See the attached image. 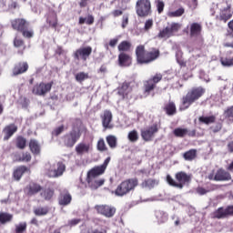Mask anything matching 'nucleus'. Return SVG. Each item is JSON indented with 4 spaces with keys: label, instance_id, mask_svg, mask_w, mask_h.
<instances>
[{
    "label": "nucleus",
    "instance_id": "obj_23",
    "mask_svg": "<svg viewBox=\"0 0 233 233\" xmlns=\"http://www.w3.org/2000/svg\"><path fill=\"white\" fill-rule=\"evenodd\" d=\"M176 178L178 181V185H185V183H189L190 181V176L183 171L177 173Z\"/></svg>",
    "mask_w": 233,
    "mask_h": 233
},
{
    "label": "nucleus",
    "instance_id": "obj_7",
    "mask_svg": "<svg viewBox=\"0 0 233 233\" xmlns=\"http://www.w3.org/2000/svg\"><path fill=\"white\" fill-rule=\"evenodd\" d=\"M66 170L65 164L58 162L56 165L51 167L47 171L48 177H61Z\"/></svg>",
    "mask_w": 233,
    "mask_h": 233
},
{
    "label": "nucleus",
    "instance_id": "obj_32",
    "mask_svg": "<svg viewBox=\"0 0 233 233\" xmlns=\"http://www.w3.org/2000/svg\"><path fill=\"white\" fill-rule=\"evenodd\" d=\"M106 141L111 148H116L117 147V137L114 135H109L106 137Z\"/></svg>",
    "mask_w": 233,
    "mask_h": 233
},
{
    "label": "nucleus",
    "instance_id": "obj_12",
    "mask_svg": "<svg viewBox=\"0 0 233 233\" xmlns=\"http://www.w3.org/2000/svg\"><path fill=\"white\" fill-rule=\"evenodd\" d=\"M50 90H52V84L40 83L33 87V94L35 96H45Z\"/></svg>",
    "mask_w": 233,
    "mask_h": 233
},
{
    "label": "nucleus",
    "instance_id": "obj_13",
    "mask_svg": "<svg viewBox=\"0 0 233 233\" xmlns=\"http://www.w3.org/2000/svg\"><path fill=\"white\" fill-rule=\"evenodd\" d=\"M96 210L98 214H102L106 218H112L116 214V209L113 207L102 205V206H96Z\"/></svg>",
    "mask_w": 233,
    "mask_h": 233
},
{
    "label": "nucleus",
    "instance_id": "obj_24",
    "mask_svg": "<svg viewBox=\"0 0 233 233\" xmlns=\"http://www.w3.org/2000/svg\"><path fill=\"white\" fill-rule=\"evenodd\" d=\"M71 202H72V196L68 192H66V194H61L58 198L59 205H62L63 207H66V205H70Z\"/></svg>",
    "mask_w": 233,
    "mask_h": 233
},
{
    "label": "nucleus",
    "instance_id": "obj_45",
    "mask_svg": "<svg viewBox=\"0 0 233 233\" xmlns=\"http://www.w3.org/2000/svg\"><path fill=\"white\" fill-rule=\"evenodd\" d=\"M21 33L23 37H25L26 39H32V37H34V29H28V27L24 28Z\"/></svg>",
    "mask_w": 233,
    "mask_h": 233
},
{
    "label": "nucleus",
    "instance_id": "obj_44",
    "mask_svg": "<svg viewBox=\"0 0 233 233\" xmlns=\"http://www.w3.org/2000/svg\"><path fill=\"white\" fill-rule=\"evenodd\" d=\"M16 147L21 150L25 149V147H26V138L23 137H18L16 138Z\"/></svg>",
    "mask_w": 233,
    "mask_h": 233
},
{
    "label": "nucleus",
    "instance_id": "obj_59",
    "mask_svg": "<svg viewBox=\"0 0 233 233\" xmlns=\"http://www.w3.org/2000/svg\"><path fill=\"white\" fill-rule=\"evenodd\" d=\"M153 25H154V21H152V19L147 20L145 23V30H150V28H152Z\"/></svg>",
    "mask_w": 233,
    "mask_h": 233
},
{
    "label": "nucleus",
    "instance_id": "obj_38",
    "mask_svg": "<svg viewBox=\"0 0 233 233\" xmlns=\"http://www.w3.org/2000/svg\"><path fill=\"white\" fill-rule=\"evenodd\" d=\"M201 32V25L198 23H194L191 25L190 27V35H198V34Z\"/></svg>",
    "mask_w": 233,
    "mask_h": 233
},
{
    "label": "nucleus",
    "instance_id": "obj_52",
    "mask_svg": "<svg viewBox=\"0 0 233 233\" xmlns=\"http://www.w3.org/2000/svg\"><path fill=\"white\" fill-rule=\"evenodd\" d=\"M158 14H161L165 8V3L163 0H155Z\"/></svg>",
    "mask_w": 233,
    "mask_h": 233
},
{
    "label": "nucleus",
    "instance_id": "obj_48",
    "mask_svg": "<svg viewBox=\"0 0 233 233\" xmlns=\"http://www.w3.org/2000/svg\"><path fill=\"white\" fill-rule=\"evenodd\" d=\"M127 137L129 141H131L132 143H136V141L139 139V135H137V132L136 130H133L128 133Z\"/></svg>",
    "mask_w": 233,
    "mask_h": 233
},
{
    "label": "nucleus",
    "instance_id": "obj_33",
    "mask_svg": "<svg viewBox=\"0 0 233 233\" xmlns=\"http://www.w3.org/2000/svg\"><path fill=\"white\" fill-rule=\"evenodd\" d=\"M198 121L199 123H203L204 125H211V123H216V116H199Z\"/></svg>",
    "mask_w": 233,
    "mask_h": 233
},
{
    "label": "nucleus",
    "instance_id": "obj_49",
    "mask_svg": "<svg viewBox=\"0 0 233 233\" xmlns=\"http://www.w3.org/2000/svg\"><path fill=\"white\" fill-rule=\"evenodd\" d=\"M15 233H23L26 230V222H21L15 225Z\"/></svg>",
    "mask_w": 233,
    "mask_h": 233
},
{
    "label": "nucleus",
    "instance_id": "obj_36",
    "mask_svg": "<svg viewBox=\"0 0 233 233\" xmlns=\"http://www.w3.org/2000/svg\"><path fill=\"white\" fill-rule=\"evenodd\" d=\"M173 134L176 136V137H185L187 134H188V129L177 127L174 129Z\"/></svg>",
    "mask_w": 233,
    "mask_h": 233
},
{
    "label": "nucleus",
    "instance_id": "obj_51",
    "mask_svg": "<svg viewBox=\"0 0 233 233\" xmlns=\"http://www.w3.org/2000/svg\"><path fill=\"white\" fill-rule=\"evenodd\" d=\"M97 150L100 152H105V150H107L106 144H105V139L100 138L97 142Z\"/></svg>",
    "mask_w": 233,
    "mask_h": 233
},
{
    "label": "nucleus",
    "instance_id": "obj_60",
    "mask_svg": "<svg viewBox=\"0 0 233 233\" xmlns=\"http://www.w3.org/2000/svg\"><path fill=\"white\" fill-rule=\"evenodd\" d=\"M127 25H128V15H124L122 20V28H127Z\"/></svg>",
    "mask_w": 233,
    "mask_h": 233
},
{
    "label": "nucleus",
    "instance_id": "obj_42",
    "mask_svg": "<svg viewBox=\"0 0 233 233\" xmlns=\"http://www.w3.org/2000/svg\"><path fill=\"white\" fill-rule=\"evenodd\" d=\"M47 23L49 24V26H52L53 28H56L57 26V15L52 14L47 17Z\"/></svg>",
    "mask_w": 233,
    "mask_h": 233
},
{
    "label": "nucleus",
    "instance_id": "obj_29",
    "mask_svg": "<svg viewBox=\"0 0 233 233\" xmlns=\"http://www.w3.org/2000/svg\"><path fill=\"white\" fill-rule=\"evenodd\" d=\"M155 216L158 223H167L168 221V215L165 211L157 210Z\"/></svg>",
    "mask_w": 233,
    "mask_h": 233
},
{
    "label": "nucleus",
    "instance_id": "obj_35",
    "mask_svg": "<svg viewBox=\"0 0 233 233\" xmlns=\"http://www.w3.org/2000/svg\"><path fill=\"white\" fill-rule=\"evenodd\" d=\"M132 47V44L128 41H123L118 45L119 52H128Z\"/></svg>",
    "mask_w": 233,
    "mask_h": 233
},
{
    "label": "nucleus",
    "instance_id": "obj_41",
    "mask_svg": "<svg viewBox=\"0 0 233 233\" xmlns=\"http://www.w3.org/2000/svg\"><path fill=\"white\" fill-rule=\"evenodd\" d=\"M16 159H17V161L28 163L32 159V155H30V153H28V152L22 153V155H19Z\"/></svg>",
    "mask_w": 233,
    "mask_h": 233
},
{
    "label": "nucleus",
    "instance_id": "obj_2",
    "mask_svg": "<svg viewBox=\"0 0 233 233\" xmlns=\"http://www.w3.org/2000/svg\"><path fill=\"white\" fill-rule=\"evenodd\" d=\"M203 94H205V89L203 87H196L188 91L182 98V106L180 107V110H187V108H188L192 103H196Z\"/></svg>",
    "mask_w": 233,
    "mask_h": 233
},
{
    "label": "nucleus",
    "instance_id": "obj_62",
    "mask_svg": "<svg viewBox=\"0 0 233 233\" xmlns=\"http://www.w3.org/2000/svg\"><path fill=\"white\" fill-rule=\"evenodd\" d=\"M226 210V216H233V206H229L227 208H225Z\"/></svg>",
    "mask_w": 233,
    "mask_h": 233
},
{
    "label": "nucleus",
    "instance_id": "obj_37",
    "mask_svg": "<svg viewBox=\"0 0 233 233\" xmlns=\"http://www.w3.org/2000/svg\"><path fill=\"white\" fill-rule=\"evenodd\" d=\"M165 110L167 116H174V114H176V104H174V102H169L166 105Z\"/></svg>",
    "mask_w": 233,
    "mask_h": 233
},
{
    "label": "nucleus",
    "instance_id": "obj_19",
    "mask_svg": "<svg viewBox=\"0 0 233 233\" xmlns=\"http://www.w3.org/2000/svg\"><path fill=\"white\" fill-rule=\"evenodd\" d=\"M132 92V86H130L129 82H124L121 86L118 87L117 94L121 96L123 99L128 96Z\"/></svg>",
    "mask_w": 233,
    "mask_h": 233
},
{
    "label": "nucleus",
    "instance_id": "obj_47",
    "mask_svg": "<svg viewBox=\"0 0 233 233\" xmlns=\"http://www.w3.org/2000/svg\"><path fill=\"white\" fill-rule=\"evenodd\" d=\"M167 181L168 185H170L171 187H176V188H183V184H178L177 182L173 180L172 177H170V175L167 176Z\"/></svg>",
    "mask_w": 233,
    "mask_h": 233
},
{
    "label": "nucleus",
    "instance_id": "obj_25",
    "mask_svg": "<svg viewBox=\"0 0 233 233\" xmlns=\"http://www.w3.org/2000/svg\"><path fill=\"white\" fill-rule=\"evenodd\" d=\"M25 192L27 196H34V194H37V192H41V186L31 183L29 186L25 188Z\"/></svg>",
    "mask_w": 233,
    "mask_h": 233
},
{
    "label": "nucleus",
    "instance_id": "obj_8",
    "mask_svg": "<svg viewBox=\"0 0 233 233\" xmlns=\"http://www.w3.org/2000/svg\"><path fill=\"white\" fill-rule=\"evenodd\" d=\"M92 55V47L91 46H86V47H80L76 49L74 52V58L79 61V59H82V61H86L88 57Z\"/></svg>",
    "mask_w": 233,
    "mask_h": 233
},
{
    "label": "nucleus",
    "instance_id": "obj_50",
    "mask_svg": "<svg viewBox=\"0 0 233 233\" xmlns=\"http://www.w3.org/2000/svg\"><path fill=\"white\" fill-rule=\"evenodd\" d=\"M81 233H106L105 228H96L90 230L89 228H84L81 230Z\"/></svg>",
    "mask_w": 233,
    "mask_h": 233
},
{
    "label": "nucleus",
    "instance_id": "obj_21",
    "mask_svg": "<svg viewBox=\"0 0 233 233\" xmlns=\"http://www.w3.org/2000/svg\"><path fill=\"white\" fill-rule=\"evenodd\" d=\"M159 185V180L154 179V178H147L145 179L141 184L140 187L142 188H147L148 190H152L155 187H157Z\"/></svg>",
    "mask_w": 233,
    "mask_h": 233
},
{
    "label": "nucleus",
    "instance_id": "obj_14",
    "mask_svg": "<svg viewBox=\"0 0 233 233\" xmlns=\"http://www.w3.org/2000/svg\"><path fill=\"white\" fill-rule=\"evenodd\" d=\"M112 112L110 110L104 111L103 115L101 116L102 119V125L104 128H107L111 130V128H114V125L112 124Z\"/></svg>",
    "mask_w": 233,
    "mask_h": 233
},
{
    "label": "nucleus",
    "instance_id": "obj_1",
    "mask_svg": "<svg viewBox=\"0 0 233 233\" xmlns=\"http://www.w3.org/2000/svg\"><path fill=\"white\" fill-rule=\"evenodd\" d=\"M108 163H110V157H108L102 165L96 166L87 172L86 182L91 190H97L99 187H103L105 185V178L97 177L105 174V170H106Z\"/></svg>",
    "mask_w": 233,
    "mask_h": 233
},
{
    "label": "nucleus",
    "instance_id": "obj_3",
    "mask_svg": "<svg viewBox=\"0 0 233 233\" xmlns=\"http://www.w3.org/2000/svg\"><path fill=\"white\" fill-rule=\"evenodd\" d=\"M137 61L139 65L152 63L159 57V51H151L145 53V46H138L136 49Z\"/></svg>",
    "mask_w": 233,
    "mask_h": 233
},
{
    "label": "nucleus",
    "instance_id": "obj_34",
    "mask_svg": "<svg viewBox=\"0 0 233 233\" xmlns=\"http://www.w3.org/2000/svg\"><path fill=\"white\" fill-rule=\"evenodd\" d=\"M144 86H145L146 96H148L150 94V92H152V90H154V88H156V85L154 84V81H152V80H147V82H145Z\"/></svg>",
    "mask_w": 233,
    "mask_h": 233
},
{
    "label": "nucleus",
    "instance_id": "obj_57",
    "mask_svg": "<svg viewBox=\"0 0 233 233\" xmlns=\"http://www.w3.org/2000/svg\"><path fill=\"white\" fill-rule=\"evenodd\" d=\"M65 130V127L64 126H60L58 127H56L54 131H53V136H59V134H62V132Z\"/></svg>",
    "mask_w": 233,
    "mask_h": 233
},
{
    "label": "nucleus",
    "instance_id": "obj_56",
    "mask_svg": "<svg viewBox=\"0 0 233 233\" xmlns=\"http://www.w3.org/2000/svg\"><path fill=\"white\" fill-rule=\"evenodd\" d=\"M161 79H163V76L161 74H157L152 79H149V81H153L156 86V84L159 83Z\"/></svg>",
    "mask_w": 233,
    "mask_h": 233
},
{
    "label": "nucleus",
    "instance_id": "obj_9",
    "mask_svg": "<svg viewBox=\"0 0 233 233\" xmlns=\"http://www.w3.org/2000/svg\"><path fill=\"white\" fill-rule=\"evenodd\" d=\"M81 137V131L79 129H73L70 134L65 137L66 147H72L77 143V140Z\"/></svg>",
    "mask_w": 233,
    "mask_h": 233
},
{
    "label": "nucleus",
    "instance_id": "obj_55",
    "mask_svg": "<svg viewBox=\"0 0 233 233\" xmlns=\"http://www.w3.org/2000/svg\"><path fill=\"white\" fill-rule=\"evenodd\" d=\"M172 15L174 17H180V15H184L185 14V9L184 8H179L176 11H174L173 13H171Z\"/></svg>",
    "mask_w": 233,
    "mask_h": 233
},
{
    "label": "nucleus",
    "instance_id": "obj_58",
    "mask_svg": "<svg viewBox=\"0 0 233 233\" xmlns=\"http://www.w3.org/2000/svg\"><path fill=\"white\" fill-rule=\"evenodd\" d=\"M225 117H233V106L224 112Z\"/></svg>",
    "mask_w": 233,
    "mask_h": 233
},
{
    "label": "nucleus",
    "instance_id": "obj_26",
    "mask_svg": "<svg viewBox=\"0 0 233 233\" xmlns=\"http://www.w3.org/2000/svg\"><path fill=\"white\" fill-rule=\"evenodd\" d=\"M29 148L32 154H35V156L41 154V146H39V142L35 139L30 140Z\"/></svg>",
    "mask_w": 233,
    "mask_h": 233
},
{
    "label": "nucleus",
    "instance_id": "obj_10",
    "mask_svg": "<svg viewBox=\"0 0 233 233\" xmlns=\"http://www.w3.org/2000/svg\"><path fill=\"white\" fill-rule=\"evenodd\" d=\"M159 128L157 124H153L151 127H147L141 131V137L144 141H152V138L157 134Z\"/></svg>",
    "mask_w": 233,
    "mask_h": 233
},
{
    "label": "nucleus",
    "instance_id": "obj_54",
    "mask_svg": "<svg viewBox=\"0 0 233 233\" xmlns=\"http://www.w3.org/2000/svg\"><path fill=\"white\" fill-rule=\"evenodd\" d=\"M81 223V219L73 218L67 222L68 227H76V225H79Z\"/></svg>",
    "mask_w": 233,
    "mask_h": 233
},
{
    "label": "nucleus",
    "instance_id": "obj_11",
    "mask_svg": "<svg viewBox=\"0 0 233 233\" xmlns=\"http://www.w3.org/2000/svg\"><path fill=\"white\" fill-rule=\"evenodd\" d=\"M231 5L228 2H223L222 7L220 8L219 20L227 23L230 17H232V13L230 12Z\"/></svg>",
    "mask_w": 233,
    "mask_h": 233
},
{
    "label": "nucleus",
    "instance_id": "obj_5",
    "mask_svg": "<svg viewBox=\"0 0 233 233\" xmlns=\"http://www.w3.org/2000/svg\"><path fill=\"white\" fill-rule=\"evenodd\" d=\"M136 10L138 17H147V15H150L152 14L150 0H137Z\"/></svg>",
    "mask_w": 233,
    "mask_h": 233
},
{
    "label": "nucleus",
    "instance_id": "obj_39",
    "mask_svg": "<svg viewBox=\"0 0 233 233\" xmlns=\"http://www.w3.org/2000/svg\"><path fill=\"white\" fill-rule=\"evenodd\" d=\"M14 217L9 213H0V223L5 225V223H8L12 221Z\"/></svg>",
    "mask_w": 233,
    "mask_h": 233
},
{
    "label": "nucleus",
    "instance_id": "obj_6",
    "mask_svg": "<svg viewBox=\"0 0 233 233\" xmlns=\"http://www.w3.org/2000/svg\"><path fill=\"white\" fill-rule=\"evenodd\" d=\"M179 28H181V25L173 23L170 25H167L166 28L162 29L158 33L157 37H159V39H168L169 37H172L176 32H178Z\"/></svg>",
    "mask_w": 233,
    "mask_h": 233
},
{
    "label": "nucleus",
    "instance_id": "obj_53",
    "mask_svg": "<svg viewBox=\"0 0 233 233\" xmlns=\"http://www.w3.org/2000/svg\"><path fill=\"white\" fill-rule=\"evenodd\" d=\"M228 26L230 31H228L227 37H233V19L228 22Z\"/></svg>",
    "mask_w": 233,
    "mask_h": 233
},
{
    "label": "nucleus",
    "instance_id": "obj_15",
    "mask_svg": "<svg viewBox=\"0 0 233 233\" xmlns=\"http://www.w3.org/2000/svg\"><path fill=\"white\" fill-rule=\"evenodd\" d=\"M12 27L14 30H17L21 32L24 28H28L30 26V23L23 18H17L11 22Z\"/></svg>",
    "mask_w": 233,
    "mask_h": 233
},
{
    "label": "nucleus",
    "instance_id": "obj_64",
    "mask_svg": "<svg viewBox=\"0 0 233 233\" xmlns=\"http://www.w3.org/2000/svg\"><path fill=\"white\" fill-rule=\"evenodd\" d=\"M23 40L15 38L14 41V45L16 47L23 46Z\"/></svg>",
    "mask_w": 233,
    "mask_h": 233
},
{
    "label": "nucleus",
    "instance_id": "obj_61",
    "mask_svg": "<svg viewBox=\"0 0 233 233\" xmlns=\"http://www.w3.org/2000/svg\"><path fill=\"white\" fill-rule=\"evenodd\" d=\"M118 42H119V38H113L109 41V46L114 48V46H116V45H117Z\"/></svg>",
    "mask_w": 233,
    "mask_h": 233
},
{
    "label": "nucleus",
    "instance_id": "obj_20",
    "mask_svg": "<svg viewBox=\"0 0 233 233\" xmlns=\"http://www.w3.org/2000/svg\"><path fill=\"white\" fill-rule=\"evenodd\" d=\"M17 132V126H15L14 124H10L9 126L5 127L4 128V139L5 141H8L14 134Z\"/></svg>",
    "mask_w": 233,
    "mask_h": 233
},
{
    "label": "nucleus",
    "instance_id": "obj_22",
    "mask_svg": "<svg viewBox=\"0 0 233 233\" xmlns=\"http://www.w3.org/2000/svg\"><path fill=\"white\" fill-rule=\"evenodd\" d=\"M28 70V64L26 62L17 64L13 69V76H19V74H25Z\"/></svg>",
    "mask_w": 233,
    "mask_h": 233
},
{
    "label": "nucleus",
    "instance_id": "obj_16",
    "mask_svg": "<svg viewBox=\"0 0 233 233\" xmlns=\"http://www.w3.org/2000/svg\"><path fill=\"white\" fill-rule=\"evenodd\" d=\"M232 176L223 168H219L215 174L214 181H230Z\"/></svg>",
    "mask_w": 233,
    "mask_h": 233
},
{
    "label": "nucleus",
    "instance_id": "obj_4",
    "mask_svg": "<svg viewBox=\"0 0 233 233\" xmlns=\"http://www.w3.org/2000/svg\"><path fill=\"white\" fill-rule=\"evenodd\" d=\"M137 185H139V180L137 178L127 179L117 186L115 194L116 196L123 198V196H127V194H130L132 190H135Z\"/></svg>",
    "mask_w": 233,
    "mask_h": 233
},
{
    "label": "nucleus",
    "instance_id": "obj_43",
    "mask_svg": "<svg viewBox=\"0 0 233 233\" xmlns=\"http://www.w3.org/2000/svg\"><path fill=\"white\" fill-rule=\"evenodd\" d=\"M34 213L35 216H46L48 214V208H36L34 209Z\"/></svg>",
    "mask_w": 233,
    "mask_h": 233
},
{
    "label": "nucleus",
    "instance_id": "obj_63",
    "mask_svg": "<svg viewBox=\"0 0 233 233\" xmlns=\"http://www.w3.org/2000/svg\"><path fill=\"white\" fill-rule=\"evenodd\" d=\"M86 25H94V17L92 16V15H89L86 18Z\"/></svg>",
    "mask_w": 233,
    "mask_h": 233
},
{
    "label": "nucleus",
    "instance_id": "obj_46",
    "mask_svg": "<svg viewBox=\"0 0 233 233\" xmlns=\"http://www.w3.org/2000/svg\"><path fill=\"white\" fill-rule=\"evenodd\" d=\"M85 79H88V73L79 72L76 75V80L78 83H83V81H85Z\"/></svg>",
    "mask_w": 233,
    "mask_h": 233
},
{
    "label": "nucleus",
    "instance_id": "obj_27",
    "mask_svg": "<svg viewBox=\"0 0 233 233\" xmlns=\"http://www.w3.org/2000/svg\"><path fill=\"white\" fill-rule=\"evenodd\" d=\"M183 157L185 161H194L196 157H198V150L197 149H189L183 154Z\"/></svg>",
    "mask_w": 233,
    "mask_h": 233
},
{
    "label": "nucleus",
    "instance_id": "obj_30",
    "mask_svg": "<svg viewBox=\"0 0 233 233\" xmlns=\"http://www.w3.org/2000/svg\"><path fill=\"white\" fill-rule=\"evenodd\" d=\"M26 170H28V168H26V167H25V166H21V167H17L14 171L15 179L16 181H19V179H21V177H23V174H25L26 172Z\"/></svg>",
    "mask_w": 233,
    "mask_h": 233
},
{
    "label": "nucleus",
    "instance_id": "obj_17",
    "mask_svg": "<svg viewBox=\"0 0 233 233\" xmlns=\"http://www.w3.org/2000/svg\"><path fill=\"white\" fill-rule=\"evenodd\" d=\"M118 65L119 66H130L132 65V56L125 52H121L118 55Z\"/></svg>",
    "mask_w": 233,
    "mask_h": 233
},
{
    "label": "nucleus",
    "instance_id": "obj_18",
    "mask_svg": "<svg viewBox=\"0 0 233 233\" xmlns=\"http://www.w3.org/2000/svg\"><path fill=\"white\" fill-rule=\"evenodd\" d=\"M92 150V145L90 143L81 142L76 147V152L77 156H83V154H88Z\"/></svg>",
    "mask_w": 233,
    "mask_h": 233
},
{
    "label": "nucleus",
    "instance_id": "obj_31",
    "mask_svg": "<svg viewBox=\"0 0 233 233\" xmlns=\"http://www.w3.org/2000/svg\"><path fill=\"white\" fill-rule=\"evenodd\" d=\"M213 219H223L224 218H227V211L223 208H218L213 214H212Z\"/></svg>",
    "mask_w": 233,
    "mask_h": 233
},
{
    "label": "nucleus",
    "instance_id": "obj_40",
    "mask_svg": "<svg viewBox=\"0 0 233 233\" xmlns=\"http://www.w3.org/2000/svg\"><path fill=\"white\" fill-rule=\"evenodd\" d=\"M41 198H44L46 201L52 199L54 196V190L47 188L41 192L40 194Z\"/></svg>",
    "mask_w": 233,
    "mask_h": 233
},
{
    "label": "nucleus",
    "instance_id": "obj_28",
    "mask_svg": "<svg viewBox=\"0 0 233 233\" xmlns=\"http://www.w3.org/2000/svg\"><path fill=\"white\" fill-rule=\"evenodd\" d=\"M213 190H216V186L209 185L206 188L202 187H197L196 192L199 196H205V194H208V192H213Z\"/></svg>",
    "mask_w": 233,
    "mask_h": 233
}]
</instances>
